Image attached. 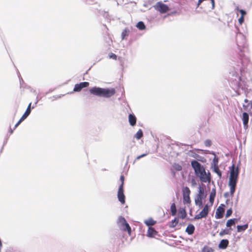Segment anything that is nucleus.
I'll list each match as a JSON object with an SVG mask.
<instances>
[{
    "instance_id": "obj_33",
    "label": "nucleus",
    "mask_w": 252,
    "mask_h": 252,
    "mask_svg": "<svg viewBox=\"0 0 252 252\" xmlns=\"http://www.w3.org/2000/svg\"><path fill=\"white\" fill-rule=\"evenodd\" d=\"M109 57L110 59H112L114 60H116L117 59V56L116 55H115V54L113 53H111L109 54Z\"/></svg>"
},
{
    "instance_id": "obj_36",
    "label": "nucleus",
    "mask_w": 252,
    "mask_h": 252,
    "mask_svg": "<svg viewBox=\"0 0 252 252\" xmlns=\"http://www.w3.org/2000/svg\"><path fill=\"white\" fill-rule=\"evenodd\" d=\"M218 163V159L216 157V156H215V157L213 159V164H214V166H218L217 165Z\"/></svg>"
},
{
    "instance_id": "obj_44",
    "label": "nucleus",
    "mask_w": 252,
    "mask_h": 252,
    "mask_svg": "<svg viewBox=\"0 0 252 252\" xmlns=\"http://www.w3.org/2000/svg\"><path fill=\"white\" fill-rule=\"evenodd\" d=\"M203 1V0H198V4L197 6H199V5Z\"/></svg>"
},
{
    "instance_id": "obj_12",
    "label": "nucleus",
    "mask_w": 252,
    "mask_h": 252,
    "mask_svg": "<svg viewBox=\"0 0 252 252\" xmlns=\"http://www.w3.org/2000/svg\"><path fill=\"white\" fill-rule=\"evenodd\" d=\"M224 212V209L219 206L216 210L215 217L217 219H220L223 216V214Z\"/></svg>"
},
{
    "instance_id": "obj_19",
    "label": "nucleus",
    "mask_w": 252,
    "mask_h": 252,
    "mask_svg": "<svg viewBox=\"0 0 252 252\" xmlns=\"http://www.w3.org/2000/svg\"><path fill=\"white\" fill-rule=\"evenodd\" d=\"M157 234V231L152 227H149L148 230L147 235L149 237H154Z\"/></svg>"
},
{
    "instance_id": "obj_20",
    "label": "nucleus",
    "mask_w": 252,
    "mask_h": 252,
    "mask_svg": "<svg viewBox=\"0 0 252 252\" xmlns=\"http://www.w3.org/2000/svg\"><path fill=\"white\" fill-rule=\"evenodd\" d=\"M248 227V225L247 224L243 225H237V231L241 232L242 231H244L247 229Z\"/></svg>"
},
{
    "instance_id": "obj_29",
    "label": "nucleus",
    "mask_w": 252,
    "mask_h": 252,
    "mask_svg": "<svg viewBox=\"0 0 252 252\" xmlns=\"http://www.w3.org/2000/svg\"><path fill=\"white\" fill-rule=\"evenodd\" d=\"M180 214V218L182 219H184L186 216V213L185 210L184 209H181L179 211Z\"/></svg>"
},
{
    "instance_id": "obj_24",
    "label": "nucleus",
    "mask_w": 252,
    "mask_h": 252,
    "mask_svg": "<svg viewBox=\"0 0 252 252\" xmlns=\"http://www.w3.org/2000/svg\"><path fill=\"white\" fill-rule=\"evenodd\" d=\"M178 223V219L177 218H175L173 220H172L171 221L169 226L170 227H174L177 225Z\"/></svg>"
},
{
    "instance_id": "obj_30",
    "label": "nucleus",
    "mask_w": 252,
    "mask_h": 252,
    "mask_svg": "<svg viewBox=\"0 0 252 252\" xmlns=\"http://www.w3.org/2000/svg\"><path fill=\"white\" fill-rule=\"evenodd\" d=\"M214 171L215 172H216L220 177V178L221 176V173L220 171V170L219 167L218 166H215L214 167Z\"/></svg>"
},
{
    "instance_id": "obj_13",
    "label": "nucleus",
    "mask_w": 252,
    "mask_h": 252,
    "mask_svg": "<svg viewBox=\"0 0 252 252\" xmlns=\"http://www.w3.org/2000/svg\"><path fill=\"white\" fill-rule=\"evenodd\" d=\"M31 111H25V113L21 118L20 120L18 122V123L15 125L14 128H16L20 124L23 122L30 114Z\"/></svg>"
},
{
    "instance_id": "obj_41",
    "label": "nucleus",
    "mask_w": 252,
    "mask_h": 252,
    "mask_svg": "<svg viewBox=\"0 0 252 252\" xmlns=\"http://www.w3.org/2000/svg\"><path fill=\"white\" fill-rule=\"evenodd\" d=\"M204 143H205V146H206L207 147L210 146L211 145V141L208 140H206L205 141Z\"/></svg>"
},
{
    "instance_id": "obj_31",
    "label": "nucleus",
    "mask_w": 252,
    "mask_h": 252,
    "mask_svg": "<svg viewBox=\"0 0 252 252\" xmlns=\"http://www.w3.org/2000/svg\"><path fill=\"white\" fill-rule=\"evenodd\" d=\"M173 169L176 171H181L182 169V166L178 164L174 163L173 165Z\"/></svg>"
},
{
    "instance_id": "obj_40",
    "label": "nucleus",
    "mask_w": 252,
    "mask_h": 252,
    "mask_svg": "<svg viewBox=\"0 0 252 252\" xmlns=\"http://www.w3.org/2000/svg\"><path fill=\"white\" fill-rule=\"evenodd\" d=\"M120 180L121 181V184L120 186H122V188H123L124 186V177L123 176H121L120 177Z\"/></svg>"
},
{
    "instance_id": "obj_5",
    "label": "nucleus",
    "mask_w": 252,
    "mask_h": 252,
    "mask_svg": "<svg viewBox=\"0 0 252 252\" xmlns=\"http://www.w3.org/2000/svg\"><path fill=\"white\" fill-rule=\"evenodd\" d=\"M154 7L156 10L161 13H165L170 10L169 6L161 1L158 2Z\"/></svg>"
},
{
    "instance_id": "obj_34",
    "label": "nucleus",
    "mask_w": 252,
    "mask_h": 252,
    "mask_svg": "<svg viewBox=\"0 0 252 252\" xmlns=\"http://www.w3.org/2000/svg\"><path fill=\"white\" fill-rule=\"evenodd\" d=\"M229 234V231L227 230H225V229L222 230L220 232V236H222L223 235H224L225 234Z\"/></svg>"
},
{
    "instance_id": "obj_28",
    "label": "nucleus",
    "mask_w": 252,
    "mask_h": 252,
    "mask_svg": "<svg viewBox=\"0 0 252 252\" xmlns=\"http://www.w3.org/2000/svg\"><path fill=\"white\" fill-rule=\"evenodd\" d=\"M137 27L140 30H144L145 29V26L143 22H139L137 23Z\"/></svg>"
},
{
    "instance_id": "obj_25",
    "label": "nucleus",
    "mask_w": 252,
    "mask_h": 252,
    "mask_svg": "<svg viewBox=\"0 0 252 252\" xmlns=\"http://www.w3.org/2000/svg\"><path fill=\"white\" fill-rule=\"evenodd\" d=\"M142 136L143 132L141 129H139L134 136L137 139H140Z\"/></svg>"
},
{
    "instance_id": "obj_26",
    "label": "nucleus",
    "mask_w": 252,
    "mask_h": 252,
    "mask_svg": "<svg viewBox=\"0 0 252 252\" xmlns=\"http://www.w3.org/2000/svg\"><path fill=\"white\" fill-rule=\"evenodd\" d=\"M204 189L201 186H199L198 187V193L197 195H199L200 196L204 197Z\"/></svg>"
},
{
    "instance_id": "obj_18",
    "label": "nucleus",
    "mask_w": 252,
    "mask_h": 252,
    "mask_svg": "<svg viewBox=\"0 0 252 252\" xmlns=\"http://www.w3.org/2000/svg\"><path fill=\"white\" fill-rule=\"evenodd\" d=\"M129 122L131 126H134L136 124V119L134 115L129 114L128 116Z\"/></svg>"
},
{
    "instance_id": "obj_46",
    "label": "nucleus",
    "mask_w": 252,
    "mask_h": 252,
    "mask_svg": "<svg viewBox=\"0 0 252 252\" xmlns=\"http://www.w3.org/2000/svg\"><path fill=\"white\" fill-rule=\"evenodd\" d=\"M12 132H13V130L12 129H11L10 130V133L11 134V133H12Z\"/></svg>"
},
{
    "instance_id": "obj_6",
    "label": "nucleus",
    "mask_w": 252,
    "mask_h": 252,
    "mask_svg": "<svg viewBox=\"0 0 252 252\" xmlns=\"http://www.w3.org/2000/svg\"><path fill=\"white\" fill-rule=\"evenodd\" d=\"M210 207L208 204H206L202 210L194 217L195 220H199L202 218H205L209 213V208Z\"/></svg>"
},
{
    "instance_id": "obj_14",
    "label": "nucleus",
    "mask_w": 252,
    "mask_h": 252,
    "mask_svg": "<svg viewBox=\"0 0 252 252\" xmlns=\"http://www.w3.org/2000/svg\"><path fill=\"white\" fill-rule=\"evenodd\" d=\"M215 195H216V190H215V189H213L212 190V191L210 193V196H209V201L210 202V205H209L210 206H212L213 205L214 201Z\"/></svg>"
},
{
    "instance_id": "obj_2",
    "label": "nucleus",
    "mask_w": 252,
    "mask_h": 252,
    "mask_svg": "<svg viewBox=\"0 0 252 252\" xmlns=\"http://www.w3.org/2000/svg\"><path fill=\"white\" fill-rule=\"evenodd\" d=\"M239 175V168L233 164L230 168V175L228 185L230 188V193L232 196L236 189Z\"/></svg>"
},
{
    "instance_id": "obj_9",
    "label": "nucleus",
    "mask_w": 252,
    "mask_h": 252,
    "mask_svg": "<svg viewBox=\"0 0 252 252\" xmlns=\"http://www.w3.org/2000/svg\"><path fill=\"white\" fill-rule=\"evenodd\" d=\"M118 198L119 200L122 204H124L125 202V196L124 194V189L122 188V186H120L118 191Z\"/></svg>"
},
{
    "instance_id": "obj_39",
    "label": "nucleus",
    "mask_w": 252,
    "mask_h": 252,
    "mask_svg": "<svg viewBox=\"0 0 252 252\" xmlns=\"http://www.w3.org/2000/svg\"><path fill=\"white\" fill-rule=\"evenodd\" d=\"M239 12L240 13H241V16H243L244 17V16L246 14V12L245 11H244V10L243 9H240L239 10Z\"/></svg>"
},
{
    "instance_id": "obj_3",
    "label": "nucleus",
    "mask_w": 252,
    "mask_h": 252,
    "mask_svg": "<svg viewBox=\"0 0 252 252\" xmlns=\"http://www.w3.org/2000/svg\"><path fill=\"white\" fill-rule=\"evenodd\" d=\"M90 93L99 97L109 98L114 95L116 93L114 88H101L99 87H93L89 90Z\"/></svg>"
},
{
    "instance_id": "obj_16",
    "label": "nucleus",
    "mask_w": 252,
    "mask_h": 252,
    "mask_svg": "<svg viewBox=\"0 0 252 252\" xmlns=\"http://www.w3.org/2000/svg\"><path fill=\"white\" fill-rule=\"evenodd\" d=\"M228 244V241L226 239L222 240L219 245V247L220 249H224L226 248Z\"/></svg>"
},
{
    "instance_id": "obj_4",
    "label": "nucleus",
    "mask_w": 252,
    "mask_h": 252,
    "mask_svg": "<svg viewBox=\"0 0 252 252\" xmlns=\"http://www.w3.org/2000/svg\"><path fill=\"white\" fill-rule=\"evenodd\" d=\"M119 226L121 230L127 231L130 235L131 232V228L129 224L126 222L125 219L122 217H120L118 220Z\"/></svg>"
},
{
    "instance_id": "obj_42",
    "label": "nucleus",
    "mask_w": 252,
    "mask_h": 252,
    "mask_svg": "<svg viewBox=\"0 0 252 252\" xmlns=\"http://www.w3.org/2000/svg\"><path fill=\"white\" fill-rule=\"evenodd\" d=\"M147 155L146 154H143V155H141L140 156H138L137 158H136V159H140V158H142V157H144L145 156H146Z\"/></svg>"
},
{
    "instance_id": "obj_37",
    "label": "nucleus",
    "mask_w": 252,
    "mask_h": 252,
    "mask_svg": "<svg viewBox=\"0 0 252 252\" xmlns=\"http://www.w3.org/2000/svg\"><path fill=\"white\" fill-rule=\"evenodd\" d=\"M244 17L243 16H241L239 19H238V22H239V23L240 24V25H242L244 21Z\"/></svg>"
},
{
    "instance_id": "obj_7",
    "label": "nucleus",
    "mask_w": 252,
    "mask_h": 252,
    "mask_svg": "<svg viewBox=\"0 0 252 252\" xmlns=\"http://www.w3.org/2000/svg\"><path fill=\"white\" fill-rule=\"evenodd\" d=\"M190 191L189 189L186 187L183 189V202L184 204H190V199L189 195Z\"/></svg>"
},
{
    "instance_id": "obj_23",
    "label": "nucleus",
    "mask_w": 252,
    "mask_h": 252,
    "mask_svg": "<svg viewBox=\"0 0 252 252\" xmlns=\"http://www.w3.org/2000/svg\"><path fill=\"white\" fill-rule=\"evenodd\" d=\"M170 210H171V213L172 216H175L177 212L176 205H175V203H172L171 204V207H170Z\"/></svg>"
},
{
    "instance_id": "obj_17",
    "label": "nucleus",
    "mask_w": 252,
    "mask_h": 252,
    "mask_svg": "<svg viewBox=\"0 0 252 252\" xmlns=\"http://www.w3.org/2000/svg\"><path fill=\"white\" fill-rule=\"evenodd\" d=\"M194 229L195 228L193 225L189 224L187 227L186 231L188 233V234L191 235L193 234V233L194 232Z\"/></svg>"
},
{
    "instance_id": "obj_8",
    "label": "nucleus",
    "mask_w": 252,
    "mask_h": 252,
    "mask_svg": "<svg viewBox=\"0 0 252 252\" xmlns=\"http://www.w3.org/2000/svg\"><path fill=\"white\" fill-rule=\"evenodd\" d=\"M89 86V83L88 82H83L76 84L74 86L73 91L74 92H80L83 88L88 87Z\"/></svg>"
},
{
    "instance_id": "obj_22",
    "label": "nucleus",
    "mask_w": 252,
    "mask_h": 252,
    "mask_svg": "<svg viewBox=\"0 0 252 252\" xmlns=\"http://www.w3.org/2000/svg\"><path fill=\"white\" fill-rule=\"evenodd\" d=\"M237 220L236 219H230L227 221L226 226L227 227H230L231 225H234Z\"/></svg>"
},
{
    "instance_id": "obj_35",
    "label": "nucleus",
    "mask_w": 252,
    "mask_h": 252,
    "mask_svg": "<svg viewBox=\"0 0 252 252\" xmlns=\"http://www.w3.org/2000/svg\"><path fill=\"white\" fill-rule=\"evenodd\" d=\"M232 213V211L231 209L227 210L226 211V215H225L226 218L229 217L231 215Z\"/></svg>"
},
{
    "instance_id": "obj_21",
    "label": "nucleus",
    "mask_w": 252,
    "mask_h": 252,
    "mask_svg": "<svg viewBox=\"0 0 252 252\" xmlns=\"http://www.w3.org/2000/svg\"><path fill=\"white\" fill-rule=\"evenodd\" d=\"M144 222L147 225L150 226L154 225L156 223V221L150 218L145 220Z\"/></svg>"
},
{
    "instance_id": "obj_15",
    "label": "nucleus",
    "mask_w": 252,
    "mask_h": 252,
    "mask_svg": "<svg viewBox=\"0 0 252 252\" xmlns=\"http://www.w3.org/2000/svg\"><path fill=\"white\" fill-rule=\"evenodd\" d=\"M203 197L200 196L199 195H196L195 198V204L196 205L199 206L200 208L202 205V198Z\"/></svg>"
},
{
    "instance_id": "obj_45",
    "label": "nucleus",
    "mask_w": 252,
    "mask_h": 252,
    "mask_svg": "<svg viewBox=\"0 0 252 252\" xmlns=\"http://www.w3.org/2000/svg\"><path fill=\"white\" fill-rule=\"evenodd\" d=\"M191 184H192V185H195V184H196L195 183V180L194 179H192L191 180Z\"/></svg>"
},
{
    "instance_id": "obj_27",
    "label": "nucleus",
    "mask_w": 252,
    "mask_h": 252,
    "mask_svg": "<svg viewBox=\"0 0 252 252\" xmlns=\"http://www.w3.org/2000/svg\"><path fill=\"white\" fill-rule=\"evenodd\" d=\"M129 31L126 29H125L122 32V39H124L126 37H127L128 35Z\"/></svg>"
},
{
    "instance_id": "obj_38",
    "label": "nucleus",
    "mask_w": 252,
    "mask_h": 252,
    "mask_svg": "<svg viewBox=\"0 0 252 252\" xmlns=\"http://www.w3.org/2000/svg\"><path fill=\"white\" fill-rule=\"evenodd\" d=\"M34 108V105H33V106H32V103H30L29 104V105H28V107H27V108L26 110H27V111L31 110V109H33Z\"/></svg>"
},
{
    "instance_id": "obj_10",
    "label": "nucleus",
    "mask_w": 252,
    "mask_h": 252,
    "mask_svg": "<svg viewBox=\"0 0 252 252\" xmlns=\"http://www.w3.org/2000/svg\"><path fill=\"white\" fill-rule=\"evenodd\" d=\"M242 119L245 129H247L248 127V122L249 120V115L246 112H243L242 116Z\"/></svg>"
},
{
    "instance_id": "obj_11",
    "label": "nucleus",
    "mask_w": 252,
    "mask_h": 252,
    "mask_svg": "<svg viewBox=\"0 0 252 252\" xmlns=\"http://www.w3.org/2000/svg\"><path fill=\"white\" fill-rule=\"evenodd\" d=\"M241 109H243L244 110H250L252 109V102L246 99L242 104V108L241 107Z\"/></svg>"
},
{
    "instance_id": "obj_1",
    "label": "nucleus",
    "mask_w": 252,
    "mask_h": 252,
    "mask_svg": "<svg viewBox=\"0 0 252 252\" xmlns=\"http://www.w3.org/2000/svg\"><path fill=\"white\" fill-rule=\"evenodd\" d=\"M191 165L194 170L195 174L201 182L204 183L210 182L211 176L210 172L209 171L206 172L205 168L200 163L194 160L191 162Z\"/></svg>"
},
{
    "instance_id": "obj_32",
    "label": "nucleus",
    "mask_w": 252,
    "mask_h": 252,
    "mask_svg": "<svg viewBox=\"0 0 252 252\" xmlns=\"http://www.w3.org/2000/svg\"><path fill=\"white\" fill-rule=\"evenodd\" d=\"M202 252H213V250L211 248L205 247L203 249Z\"/></svg>"
},
{
    "instance_id": "obj_43",
    "label": "nucleus",
    "mask_w": 252,
    "mask_h": 252,
    "mask_svg": "<svg viewBox=\"0 0 252 252\" xmlns=\"http://www.w3.org/2000/svg\"><path fill=\"white\" fill-rule=\"evenodd\" d=\"M212 5V8H214L215 7V0H211Z\"/></svg>"
}]
</instances>
